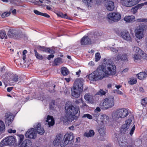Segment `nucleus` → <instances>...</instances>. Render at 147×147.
Here are the masks:
<instances>
[{
	"mask_svg": "<svg viewBox=\"0 0 147 147\" xmlns=\"http://www.w3.org/2000/svg\"><path fill=\"white\" fill-rule=\"evenodd\" d=\"M116 72L115 66L110 60H108L106 62L103 69L100 67L97 68L96 70L89 75L88 78L91 80H100L109 76L114 75Z\"/></svg>",
	"mask_w": 147,
	"mask_h": 147,
	"instance_id": "1",
	"label": "nucleus"
},
{
	"mask_svg": "<svg viewBox=\"0 0 147 147\" xmlns=\"http://www.w3.org/2000/svg\"><path fill=\"white\" fill-rule=\"evenodd\" d=\"M65 109L66 114L64 117L61 118L64 122L66 123L68 121H72L78 118L80 112L79 107H74L72 105H69L66 103Z\"/></svg>",
	"mask_w": 147,
	"mask_h": 147,
	"instance_id": "2",
	"label": "nucleus"
},
{
	"mask_svg": "<svg viewBox=\"0 0 147 147\" xmlns=\"http://www.w3.org/2000/svg\"><path fill=\"white\" fill-rule=\"evenodd\" d=\"M83 81L79 79L75 81L73 88L71 89V95L73 97L78 98L80 95V92L83 91Z\"/></svg>",
	"mask_w": 147,
	"mask_h": 147,
	"instance_id": "3",
	"label": "nucleus"
},
{
	"mask_svg": "<svg viewBox=\"0 0 147 147\" xmlns=\"http://www.w3.org/2000/svg\"><path fill=\"white\" fill-rule=\"evenodd\" d=\"M128 115L129 112L127 109L120 108L117 109L113 113L112 117L113 119L117 120L119 118H124Z\"/></svg>",
	"mask_w": 147,
	"mask_h": 147,
	"instance_id": "4",
	"label": "nucleus"
},
{
	"mask_svg": "<svg viewBox=\"0 0 147 147\" xmlns=\"http://www.w3.org/2000/svg\"><path fill=\"white\" fill-rule=\"evenodd\" d=\"M146 30L145 25L144 24L140 25L135 30L136 37L140 40L142 38L144 35V32Z\"/></svg>",
	"mask_w": 147,
	"mask_h": 147,
	"instance_id": "5",
	"label": "nucleus"
},
{
	"mask_svg": "<svg viewBox=\"0 0 147 147\" xmlns=\"http://www.w3.org/2000/svg\"><path fill=\"white\" fill-rule=\"evenodd\" d=\"M114 105V97L112 96L106 98L103 100L101 108L103 109H107L112 107Z\"/></svg>",
	"mask_w": 147,
	"mask_h": 147,
	"instance_id": "6",
	"label": "nucleus"
},
{
	"mask_svg": "<svg viewBox=\"0 0 147 147\" xmlns=\"http://www.w3.org/2000/svg\"><path fill=\"white\" fill-rule=\"evenodd\" d=\"M134 118L132 115H129V118L126 120L125 123L121 127V131L124 134L128 133L132 124V119Z\"/></svg>",
	"mask_w": 147,
	"mask_h": 147,
	"instance_id": "7",
	"label": "nucleus"
},
{
	"mask_svg": "<svg viewBox=\"0 0 147 147\" xmlns=\"http://www.w3.org/2000/svg\"><path fill=\"white\" fill-rule=\"evenodd\" d=\"M15 138L13 136H10L5 138L0 143V147L8 145H13L15 142Z\"/></svg>",
	"mask_w": 147,
	"mask_h": 147,
	"instance_id": "8",
	"label": "nucleus"
},
{
	"mask_svg": "<svg viewBox=\"0 0 147 147\" xmlns=\"http://www.w3.org/2000/svg\"><path fill=\"white\" fill-rule=\"evenodd\" d=\"M121 15L118 12L110 13L107 15L109 19L114 22H117L121 19Z\"/></svg>",
	"mask_w": 147,
	"mask_h": 147,
	"instance_id": "9",
	"label": "nucleus"
},
{
	"mask_svg": "<svg viewBox=\"0 0 147 147\" xmlns=\"http://www.w3.org/2000/svg\"><path fill=\"white\" fill-rule=\"evenodd\" d=\"M64 139V138L61 134H57L53 141V144L55 146H59L60 145L61 147H64L65 146H63L61 145L63 143Z\"/></svg>",
	"mask_w": 147,
	"mask_h": 147,
	"instance_id": "10",
	"label": "nucleus"
},
{
	"mask_svg": "<svg viewBox=\"0 0 147 147\" xmlns=\"http://www.w3.org/2000/svg\"><path fill=\"white\" fill-rule=\"evenodd\" d=\"M140 0H121L122 5L127 7H131L138 3Z\"/></svg>",
	"mask_w": 147,
	"mask_h": 147,
	"instance_id": "11",
	"label": "nucleus"
},
{
	"mask_svg": "<svg viewBox=\"0 0 147 147\" xmlns=\"http://www.w3.org/2000/svg\"><path fill=\"white\" fill-rule=\"evenodd\" d=\"M118 32H116L117 34L118 35L120 36L124 40L127 41H129L131 40V36L127 31L123 30L120 33L119 31Z\"/></svg>",
	"mask_w": 147,
	"mask_h": 147,
	"instance_id": "12",
	"label": "nucleus"
},
{
	"mask_svg": "<svg viewBox=\"0 0 147 147\" xmlns=\"http://www.w3.org/2000/svg\"><path fill=\"white\" fill-rule=\"evenodd\" d=\"M119 54L114 58V59L117 61H121L123 62H127L128 61V55L127 53Z\"/></svg>",
	"mask_w": 147,
	"mask_h": 147,
	"instance_id": "13",
	"label": "nucleus"
},
{
	"mask_svg": "<svg viewBox=\"0 0 147 147\" xmlns=\"http://www.w3.org/2000/svg\"><path fill=\"white\" fill-rule=\"evenodd\" d=\"M64 139L63 144L62 146H66L69 143V142L72 141L74 138L73 135L72 133H70L65 134L63 137Z\"/></svg>",
	"mask_w": 147,
	"mask_h": 147,
	"instance_id": "14",
	"label": "nucleus"
},
{
	"mask_svg": "<svg viewBox=\"0 0 147 147\" xmlns=\"http://www.w3.org/2000/svg\"><path fill=\"white\" fill-rule=\"evenodd\" d=\"M109 117L106 115H100L96 119L95 121L98 124L101 125L105 124L109 120Z\"/></svg>",
	"mask_w": 147,
	"mask_h": 147,
	"instance_id": "15",
	"label": "nucleus"
},
{
	"mask_svg": "<svg viewBox=\"0 0 147 147\" xmlns=\"http://www.w3.org/2000/svg\"><path fill=\"white\" fill-rule=\"evenodd\" d=\"M36 133L33 128H32L29 129L25 134L26 138L35 139L36 138Z\"/></svg>",
	"mask_w": 147,
	"mask_h": 147,
	"instance_id": "16",
	"label": "nucleus"
},
{
	"mask_svg": "<svg viewBox=\"0 0 147 147\" xmlns=\"http://www.w3.org/2000/svg\"><path fill=\"white\" fill-rule=\"evenodd\" d=\"M14 117L10 113H7L5 114V122L6 125L9 126L13 120Z\"/></svg>",
	"mask_w": 147,
	"mask_h": 147,
	"instance_id": "17",
	"label": "nucleus"
},
{
	"mask_svg": "<svg viewBox=\"0 0 147 147\" xmlns=\"http://www.w3.org/2000/svg\"><path fill=\"white\" fill-rule=\"evenodd\" d=\"M109 49L112 52L117 53V52L119 53H122L125 51L126 50H127L124 48L119 47L117 48H115L113 47H109Z\"/></svg>",
	"mask_w": 147,
	"mask_h": 147,
	"instance_id": "18",
	"label": "nucleus"
},
{
	"mask_svg": "<svg viewBox=\"0 0 147 147\" xmlns=\"http://www.w3.org/2000/svg\"><path fill=\"white\" fill-rule=\"evenodd\" d=\"M80 42L81 45H86L90 44L91 41L88 36H85L81 39Z\"/></svg>",
	"mask_w": 147,
	"mask_h": 147,
	"instance_id": "19",
	"label": "nucleus"
},
{
	"mask_svg": "<svg viewBox=\"0 0 147 147\" xmlns=\"http://www.w3.org/2000/svg\"><path fill=\"white\" fill-rule=\"evenodd\" d=\"M8 35L10 37L15 38L18 36V32L15 29H10L8 32Z\"/></svg>",
	"mask_w": 147,
	"mask_h": 147,
	"instance_id": "20",
	"label": "nucleus"
},
{
	"mask_svg": "<svg viewBox=\"0 0 147 147\" xmlns=\"http://www.w3.org/2000/svg\"><path fill=\"white\" fill-rule=\"evenodd\" d=\"M20 144L21 147H30L32 145V142L29 139H26Z\"/></svg>",
	"mask_w": 147,
	"mask_h": 147,
	"instance_id": "21",
	"label": "nucleus"
},
{
	"mask_svg": "<svg viewBox=\"0 0 147 147\" xmlns=\"http://www.w3.org/2000/svg\"><path fill=\"white\" fill-rule=\"evenodd\" d=\"M47 122L48 125L49 127L55 124V121L53 116L49 115L47 116L46 121Z\"/></svg>",
	"mask_w": 147,
	"mask_h": 147,
	"instance_id": "22",
	"label": "nucleus"
},
{
	"mask_svg": "<svg viewBox=\"0 0 147 147\" xmlns=\"http://www.w3.org/2000/svg\"><path fill=\"white\" fill-rule=\"evenodd\" d=\"M34 128H35L38 134L40 135H42L45 133L44 129L43 127H41L40 123H38L35 126Z\"/></svg>",
	"mask_w": 147,
	"mask_h": 147,
	"instance_id": "23",
	"label": "nucleus"
},
{
	"mask_svg": "<svg viewBox=\"0 0 147 147\" xmlns=\"http://www.w3.org/2000/svg\"><path fill=\"white\" fill-rule=\"evenodd\" d=\"M105 5L107 9L110 11L113 10L115 7L114 3L112 1L106 3Z\"/></svg>",
	"mask_w": 147,
	"mask_h": 147,
	"instance_id": "24",
	"label": "nucleus"
},
{
	"mask_svg": "<svg viewBox=\"0 0 147 147\" xmlns=\"http://www.w3.org/2000/svg\"><path fill=\"white\" fill-rule=\"evenodd\" d=\"M84 98L85 100L88 102L91 103L93 102V96L90 94H86L84 96Z\"/></svg>",
	"mask_w": 147,
	"mask_h": 147,
	"instance_id": "25",
	"label": "nucleus"
},
{
	"mask_svg": "<svg viewBox=\"0 0 147 147\" xmlns=\"http://www.w3.org/2000/svg\"><path fill=\"white\" fill-rule=\"evenodd\" d=\"M135 19V17L133 16H126L124 18L126 22L128 23L132 22L134 21Z\"/></svg>",
	"mask_w": 147,
	"mask_h": 147,
	"instance_id": "26",
	"label": "nucleus"
},
{
	"mask_svg": "<svg viewBox=\"0 0 147 147\" xmlns=\"http://www.w3.org/2000/svg\"><path fill=\"white\" fill-rule=\"evenodd\" d=\"M132 58L135 61H138L142 59V56L141 54V53H140V54H134L133 55Z\"/></svg>",
	"mask_w": 147,
	"mask_h": 147,
	"instance_id": "27",
	"label": "nucleus"
},
{
	"mask_svg": "<svg viewBox=\"0 0 147 147\" xmlns=\"http://www.w3.org/2000/svg\"><path fill=\"white\" fill-rule=\"evenodd\" d=\"M146 74L145 73L141 72L138 74L137 76L140 80H143L146 77Z\"/></svg>",
	"mask_w": 147,
	"mask_h": 147,
	"instance_id": "28",
	"label": "nucleus"
},
{
	"mask_svg": "<svg viewBox=\"0 0 147 147\" xmlns=\"http://www.w3.org/2000/svg\"><path fill=\"white\" fill-rule=\"evenodd\" d=\"M119 145L121 147H125L127 144L126 141H124L122 138H120L118 141Z\"/></svg>",
	"mask_w": 147,
	"mask_h": 147,
	"instance_id": "29",
	"label": "nucleus"
},
{
	"mask_svg": "<svg viewBox=\"0 0 147 147\" xmlns=\"http://www.w3.org/2000/svg\"><path fill=\"white\" fill-rule=\"evenodd\" d=\"M34 12L37 15L43 16L47 18H49L50 17V16L47 13H41L37 10H34Z\"/></svg>",
	"mask_w": 147,
	"mask_h": 147,
	"instance_id": "30",
	"label": "nucleus"
},
{
	"mask_svg": "<svg viewBox=\"0 0 147 147\" xmlns=\"http://www.w3.org/2000/svg\"><path fill=\"white\" fill-rule=\"evenodd\" d=\"M61 74L64 76L67 75L69 73L68 69L65 67H63L61 69Z\"/></svg>",
	"mask_w": 147,
	"mask_h": 147,
	"instance_id": "31",
	"label": "nucleus"
},
{
	"mask_svg": "<svg viewBox=\"0 0 147 147\" xmlns=\"http://www.w3.org/2000/svg\"><path fill=\"white\" fill-rule=\"evenodd\" d=\"M5 130V126L4 122L0 120V133L3 132Z\"/></svg>",
	"mask_w": 147,
	"mask_h": 147,
	"instance_id": "32",
	"label": "nucleus"
},
{
	"mask_svg": "<svg viewBox=\"0 0 147 147\" xmlns=\"http://www.w3.org/2000/svg\"><path fill=\"white\" fill-rule=\"evenodd\" d=\"M93 0H82V2L88 7H91Z\"/></svg>",
	"mask_w": 147,
	"mask_h": 147,
	"instance_id": "33",
	"label": "nucleus"
},
{
	"mask_svg": "<svg viewBox=\"0 0 147 147\" xmlns=\"http://www.w3.org/2000/svg\"><path fill=\"white\" fill-rule=\"evenodd\" d=\"M94 134V132L92 130H90L88 132H86L84 134V136L88 137H91Z\"/></svg>",
	"mask_w": 147,
	"mask_h": 147,
	"instance_id": "34",
	"label": "nucleus"
},
{
	"mask_svg": "<svg viewBox=\"0 0 147 147\" xmlns=\"http://www.w3.org/2000/svg\"><path fill=\"white\" fill-rule=\"evenodd\" d=\"M133 52L135 53V54H140L142 53L143 51L138 47H134L132 48Z\"/></svg>",
	"mask_w": 147,
	"mask_h": 147,
	"instance_id": "35",
	"label": "nucleus"
},
{
	"mask_svg": "<svg viewBox=\"0 0 147 147\" xmlns=\"http://www.w3.org/2000/svg\"><path fill=\"white\" fill-rule=\"evenodd\" d=\"M62 63V59L60 57L57 58L55 59L54 63L55 65H59Z\"/></svg>",
	"mask_w": 147,
	"mask_h": 147,
	"instance_id": "36",
	"label": "nucleus"
},
{
	"mask_svg": "<svg viewBox=\"0 0 147 147\" xmlns=\"http://www.w3.org/2000/svg\"><path fill=\"white\" fill-rule=\"evenodd\" d=\"M0 38L1 39H3L4 38L7 39V36H6V32L4 30L0 31Z\"/></svg>",
	"mask_w": 147,
	"mask_h": 147,
	"instance_id": "37",
	"label": "nucleus"
},
{
	"mask_svg": "<svg viewBox=\"0 0 147 147\" xmlns=\"http://www.w3.org/2000/svg\"><path fill=\"white\" fill-rule=\"evenodd\" d=\"M57 16L59 17L65 18L69 19L66 14H63L61 12H59L57 13Z\"/></svg>",
	"mask_w": 147,
	"mask_h": 147,
	"instance_id": "38",
	"label": "nucleus"
},
{
	"mask_svg": "<svg viewBox=\"0 0 147 147\" xmlns=\"http://www.w3.org/2000/svg\"><path fill=\"white\" fill-rule=\"evenodd\" d=\"M34 51L35 52V56L37 59L40 60H42V59L43 57L42 55L37 52V51L36 50H34Z\"/></svg>",
	"mask_w": 147,
	"mask_h": 147,
	"instance_id": "39",
	"label": "nucleus"
},
{
	"mask_svg": "<svg viewBox=\"0 0 147 147\" xmlns=\"http://www.w3.org/2000/svg\"><path fill=\"white\" fill-rule=\"evenodd\" d=\"M105 129L103 127L100 128L98 130V132L100 135L102 136H103L105 135Z\"/></svg>",
	"mask_w": 147,
	"mask_h": 147,
	"instance_id": "40",
	"label": "nucleus"
},
{
	"mask_svg": "<svg viewBox=\"0 0 147 147\" xmlns=\"http://www.w3.org/2000/svg\"><path fill=\"white\" fill-rule=\"evenodd\" d=\"M100 55L99 53H97L95 54V61L97 62L99 60L100 58Z\"/></svg>",
	"mask_w": 147,
	"mask_h": 147,
	"instance_id": "41",
	"label": "nucleus"
},
{
	"mask_svg": "<svg viewBox=\"0 0 147 147\" xmlns=\"http://www.w3.org/2000/svg\"><path fill=\"white\" fill-rule=\"evenodd\" d=\"M144 5H147V2H145L144 3L139 4L137 5L136 6L138 9H140L142 8V7H143Z\"/></svg>",
	"mask_w": 147,
	"mask_h": 147,
	"instance_id": "42",
	"label": "nucleus"
},
{
	"mask_svg": "<svg viewBox=\"0 0 147 147\" xmlns=\"http://www.w3.org/2000/svg\"><path fill=\"white\" fill-rule=\"evenodd\" d=\"M82 117H87L88 119H92V116L89 114H85L83 115Z\"/></svg>",
	"mask_w": 147,
	"mask_h": 147,
	"instance_id": "43",
	"label": "nucleus"
},
{
	"mask_svg": "<svg viewBox=\"0 0 147 147\" xmlns=\"http://www.w3.org/2000/svg\"><path fill=\"white\" fill-rule=\"evenodd\" d=\"M141 104L145 106L147 104V98H146L143 99L141 101Z\"/></svg>",
	"mask_w": 147,
	"mask_h": 147,
	"instance_id": "44",
	"label": "nucleus"
},
{
	"mask_svg": "<svg viewBox=\"0 0 147 147\" xmlns=\"http://www.w3.org/2000/svg\"><path fill=\"white\" fill-rule=\"evenodd\" d=\"M10 14V12H4L2 14L1 16L2 18H4L9 16Z\"/></svg>",
	"mask_w": 147,
	"mask_h": 147,
	"instance_id": "45",
	"label": "nucleus"
},
{
	"mask_svg": "<svg viewBox=\"0 0 147 147\" xmlns=\"http://www.w3.org/2000/svg\"><path fill=\"white\" fill-rule=\"evenodd\" d=\"M136 82L137 80L136 78L131 79L129 82V83L130 84H136Z\"/></svg>",
	"mask_w": 147,
	"mask_h": 147,
	"instance_id": "46",
	"label": "nucleus"
},
{
	"mask_svg": "<svg viewBox=\"0 0 147 147\" xmlns=\"http://www.w3.org/2000/svg\"><path fill=\"white\" fill-rule=\"evenodd\" d=\"M105 92L102 90H100V91L97 93V94L101 95H105Z\"/></svg>",
	"mask_w": 147,
	"mask_h": 147,
	"instance_id": "47",
	"label": "nucleus"
},
{
	"mask_svg": "<svg viewBox=\"0 0 147 147\" xmlns=\"http://www.w3.org/2000/svg\"><path fill=\"white\" fill-rule=\"evenodd\" d=\"M135 125H134L131 128V130H130V131L129 132V134L131 136H132L133 134L134 131L135 130Z\"/></svg>",
	"mask_w": 147,
	"mask_h": 147,
	"instance_id": "48",
	"label": "nucleus"
},
{
	"mask_svg": "<svg viewBox=\"0 0 147 147\" xmlns=\"http://www.w3.org/2000/svg\"><path fill=\"white\" fill-rule=\"evenodd\" d=\"M137 21L138 22H147V19L146 18H140L137 20Z\"/></svg>",
	"mask_w": 147,
	"mask_h": 147,
	"instance_id": "49",
	"label": "nucleus"
},
{
	"mask_svg": "<svg viewBox=\"0 0 147 147\" xmlns=\"http://www.w3.org/2000/svg\"><path fill=\"white\" fill-rule=\"evenodd\" d=\"M141 54L142 56V58H143V59L147 60V55L143 51L141 53Z\"/></svg>",
	"mask_w": 147,
	"mask_h": 147,
	"instance_id": "50",
	"label": "nucleus"
},
{
	"mask_svg": "<svg viewBox=\"0 0 147 147\" xmlns=\"http://www.w3.org/2000/svg\"><path fill=\"white\" fill-rule=\"evenodd\" d=\"M19 139L20 140V144L23 141L24 138V136L23 135H20L19 136Z\"/></svg>",
	"mask_w": 147,
	"mask_h": 147,
	"instance_id": "51",
	"label": "nucleus"
},
{
	"mask_svg": "<svg viewBox=\"0 0 147 147\" xmlns=\"http://www.w3.org/2000/svg\"><path fill=\"white\" fill-rule=\"evenodd\" d=\"M83 100L82 98H81L80 99H78L76 100L75 101V103L76 104L78 105L80 103H81L82 102Z\"/></svg>",
	"mask_w": 147,
	"mask_h": 147,
	"instance_id": "52",
	"label": "nucleus"
},
{
	"mask_svg": "<svg viewBox=\"0 0 147 147\" xmlns=\"http://www.w3.org/2000/svg\"><path fill=\"white\" fill-rule=\"evenodd\" d=\"M138 9V8L136 6L131 9V11L133 12L134 13V14L137 12Z\"/></svg>",
	"mask_w": 147,
	"mask_h": 147,
	"instance_id": "53",
	"label": "nucleus"
},
{
	"mask_svg": "<svg viewBox=\"0 0 147 147\" xmlns=\"http://www.w3.org/2000/svg\"><path fill=\"white\" fill-rule=\"evenodd\" d=\"M18 76H15L12 80L13 81L15 82H17L18 81Z\"/></svg>",
	"mask_w": 147,
	"mask_h": 147,
	"instance_id": "54",
	"label": "nucleus"
},
{
	"mask_svg": "<svg viewBox=\"0 0 147 147\" xmlns=\"http://www.w3.org/2000/svg\"><path fill=\"white\" fill-rule=\"evenodd\" d=\"M81 103H82V105L80 106V107L81 108H84L85 107H86L87 106V105L86 103L84 102V101L83 100Z\"/></svg>",
	"mask_w": 147,
	"mask_h": 147,
	"instance_id": "55",
	"label": "nucleus"
},
{
	"mask_svg": "<svg viewBox=\"0 0 147 147\" xmlns=\"http://www.w3.org/2000/svg\"><path fill=\"white\" fill-rule=\"evenodd\" d=\"M7 131H8V132L11 133H11H15L16 132V130H13L11 129H8Z\"/></svg>",
	"mask_w": 147,
	"mask_h": 147,
	"instance_id": "56",
	"label": "nucleus"
},
{
	"mask_svg": "<svg viewBox=\"0 0 147 147\" xmlns=\"http://www.w3.org/2000/svg\"><path fill=\"white\" fill-rule=\"evenodd\" d=\"M54 57V55L53 54L49 55L47 57V59L50 60L51 59L53 58Z\"/></svg>",
	"mask_w": 147,
	"mask_h": 147,
	"instance_id": "57",
	"label": "nucleus"
},
{
	"mask_svg": "<svg viewBox=\"0 0 147 147\" xmlns=\"http://www.w3.org/2000/svg\"><path fill=\"white\" fill-rule=\"evenodd\" d=\"M5 70V67L3 66L1 67L0 69V71L2 73H3Z\"/></svg>",
	"mask_w": 147,
	"mask_h": 147,
	"instance_id": "58",
	"label": "nucleus"
},
{
	"mask_svg": "<svg viewBox=\"0 0 147 147\" xmlns=\"http://www.w3.org/2000/svg\"><path fill=\"white\" fill-rule=\"evenodd\" d=\"M48 52L50 53L53 54L55 53V51L53 49L49 48V50Z\"/></svg>",
	"mask_w": 147,
	"mask_h": 147,
	"instance_id": "59",
	"label": "nucleus"
},
{
	"mask_svg": "<svg viewBox=\"0 0 147 147\" xmlns=\"http://www.w3.org/2000/svg\"><path fill=\"white\" fill-rule=\"evenodd\" d=\"M94 111L98 113L100 111V109L99 107H97L96 108Z\"/></svg>",
	"mask_w": 147,
	"mask_h": 147,
	"instance_id": "60",
	"label": "nucleus"
},
{
	"mask_svg": "<svg viewBox=\"0 0 147 147\" xmlns=\"http://www.w3.org/2000/svg\"><path fill=\"white\" fill-rule=\"evenodd\" d=\"M45 48V47H42L41 46H39V49L40 50L44 51V50Z\"/></svg>",
	"mask_w": 147,
	"mask_h": 147,
	"instance_id": "61",
	"label": "nucleus"
},
{
	"mask_svg": "<svg viewBox=\"0 0 147 147\" xmlns=\"http://www.w3.org/2000/svg\"><path fill=\"white\" fill-rule=\"evenodd\" d=\"M13 88V87H8L7 89V91L8 92H10Z\"/></svg>",
	"mask_w": 147,
	"mask_h": 147,
	"instance_id": "62",
	"label": "nucleus"
},
{
	"mask_svg": "<svg viewBox=\"0 0 147 147\" xmlns=\"http://www.w3.org/2000/svg\"><path fill=\"white\" fill-rule=\"evenodd\" d=\"M88 65L90 66H93L94 65V63L93 62L91 61L89 62Z\"/></svg>",
	"mask_w": 147,
	"mask_h": 147,
	"instance_id": "63",
	"label": "nucleus"
},
{
	"mask_svg": "<svg viewBox=\"0 0 147 147\" xmlns=\"http://www.w3.org/2000/svg\"><path fill=\"white\" fill-rule=\"evenodd\" d=\"M115 87H116L117 89H119L121 87V86L120 85H115Z\"/></svg>",
	"mask_w": 147,
	"mask_h": 147,
	"instance_id": "64",
	"label": "nucleus"
}]
</instances>
